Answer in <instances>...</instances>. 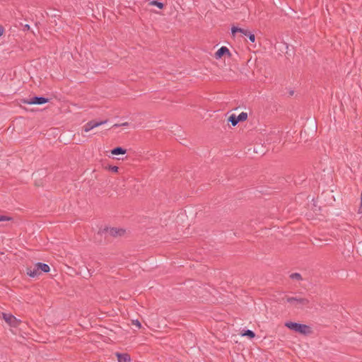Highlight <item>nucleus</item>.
<instances>
[{"label": "nucleus", "mask_w": 362, "mask_h": 362, "mask_svg": "<svg viewBox=\"0 0 362 362\" xmlns=\"http://www.w3.org/2000/svg\"><path fill=\"white\" fill-rule=\"evenodd\" d=\"M284 325L289 329L303 335L312 333L311 327L307 325L288 321L286 322Z\"/></svg>", "instance_id": "nucleus-1"}, {"label": "nucleus", "mask_w": 362, "mask_h": 362, "mask_svg": "<svg viewBox=\"0 0 362 362\" xmlns=\"http://www.w3.org/2000/svg\"><path fill=\"white\" fill-rule=\"evenodd\" d=\"M286 301L289 303L293 304L297 308H303L310 307V300L305 298H301L299 296L295 297H287Z\"/></svg>", "instance_id": "nucleus-2"}, {"label": "nucleus", "mask_w": 362, "mask_h": 362, "mask_svg": "<svg viewBox=\"0 0 362 362\" xmlns=\"http://www.w3.org/2000/svg\"><path fill=\"white\" fill-rule=\"evenodd\" d=\"M49 101V99L44 96H34L30 98H22L21 103L28 105H42Z\"/></svg>", "instance_id": "nucleus-3"}, {"label": "nucleus", "mask_w": 362, "mask_h": 362, "mask_svg": "<svg viewBox=\"0 0 362 362\" xmlns=\"http://www.w3.org/2000/svg\"><path fill=\"white\" fill-rule=\"evenodd\" d=\"M125 233V230L122 228H104L103 229H100L98 231V234H105L109 235L112 237L116 238V237H120L124 235Z\"/></svg>", "instance_id": "nucleus-4"}, {"label": "nucleus", "mask_w": 362, "mask_h": 362, "mask_svg": "<svg viewBox=\"0 0 362 362\" xmlns=\"http://www.w3.org/2000/svg\"><path fill=\"white\" fill-rule=\"evenodd\" d=\"M107 122V119L103 120V121L90 120L83 126V130H84V132H88L90 130L93 129V128L99 127V126L104 124Z\"/></svg>", "instance_id": "nucleus-5"}, {"label": "nucleus", "mask_w": 362, "mask_h": 362, "mask_svg": "<svg viewBox=\"0 0 362 362\" xmlns=\"http://www.w3.org/2000/svg\"><path fill=\"white\" fill-rule=\"evenodd\" d=\"M2 317L3 319L11 326L17 327L19 324V320L10 313H2Z\"/></svg>", "instance_id": "nucleus-6"}, {"label": "nucleus", "mask_w": 362, "mask_h": 362, "mask_svg": "<svg viewBox=\"0 0 362 362\" xmlns=\"http://www.w3.org/2000/svg\"><path fill=\"white\" fill-rule=\"evenodd\" d=\"M228 55V57H230V52L229 49L226 47H221L220 49L217 50V52L215 53V57L216 59H221L222 57Z\"/></svg>", "instance_id": "nucleus-7"}, {"label": "nucleus", "mask_w": 362, "mask_h": 362, "mask_svg": "<svg viewBox=\"0 0 362 362\" xmlns=\"http://www.w3.org/2000/svg\"><path fill=\"white\" fill-rule=\"evenodd\" d=\"M115 355L117 356L118 362H130L131 361L130 355L127 353L121 354V353L117 352L115 354Z\"/></svg>", "instance_id": "nucleus-8"}, {"label": "nucleus", "mask_w": 362, "mask_h": 362, "mask_svg": "<svg viewBox=\"0 0 362 362\" xmlns=\"http://www.w3.org/2000/svg\"><path fill=\"white\" fill-rule=\"evenodd\" d=\"M26 273L29 276H30L32 278L37 277L41 274V272H40L39 269H37L36 264H35V267L33 269L31 267H28L26 269Z\"/></svg>", "instance_id": "nucleus-9"}, {"label": "nucleus", "mask_w": 362, "mask_h": 362, "mask_svg": "<svg viewBox=\"0 0 362 362\" xmlns=\"http://www.w3.org/2000/svg\"><path fill=\"white\" fill-rule=\"evenodd\" d=\"M36 266H37V269H39L40 272H41V274L42 272L47 273L50 270L49 266L45 263L37 262V263H36Z\"/></svg>", "instance_id": "nucleus-10"}, {"label": "nucleus", "mask_w": 362, "mask_h": 362, "mask_svg": "<svg viewBox=\"0 0 362 362\" xmlns=\"http://www.w3.org/2000/svg\"><path fill=\"white\" fill-rule=\"evenodd\" d=\"M126 152H127V150L120 146L115 147L111 150V153L112 155H116V156L124 154V153H126Z\"/></svg>", "instance_id": "nucleus-11"}, {"label": "nucleus", "mask_w": 362, "mask_h": 362, "mask_svg": "<svg viewBox=\"0 0 362 362\" xmlns=\"http://www.w3.org/2000/svg\"><path fill=\"white\" fill-rule=\"evenodd\" d=\"M228 122H230L232 126L235 127L239 122L237 119V116L234 114H232L228 119Z\"/></svg>", "instance_id": "nucleus-12"}, {"label": "nucleus", "mask_w": 362, "mask_h": 362, "mask_svg": "<svg viewBox=\"0 0 362 362\" xmlns=\"http://www.w3.org/2000/svg\"><path fill=\"white\" fill-rule=\"evenodd\" d=\"M243 35L248 37V38L251 42H255V35L253 33H252L250 31H249L247 30H245Z\"/></svg>", "instance_id": "nucleus-13"}, {"label": "nucleus", "mask_w": 362, "mask_h": 362, "mask_svg": "<svg viewBox=\"0 0 362 362\" xmlns=\"http://www.w3.org/2000/svg\"><path fill=\"white\" fill-rule=\"evenodd\" d=\"M243 336L247 337L250 339H253L255 337V333L250 329L245 330L243 334Z\"/></svg>", "instance_id": "nucleus-14"}, {"label": "nucleus", "mask_w": 362, "mask_h": 362, "mask_svg": "<svg viewBox=\"0 0 362 362\" xmlns=\"http://www.w3.org/2000/svg\"><path fill=\"white\" fill-rule=\"evenodd\" d=\"M245 30V29L240 28H238L236 26H233L231 28V33L233 35H235L236 33H240L243 34Z\"/></svg>", "instance_id": "nucleus-15"}, {"label": "nucleus", "mask_w": 362, "mask_h": 362, "mask_svg": "<svg viewBox=\"0 0 362 362\" xmlns=\"http://www.w3.org/2000/svg\"><path fill=\"white\" fill-rule=\"evenodd\" d=\"M237 119L238 122H244L247 119V114L246 112H241L238 116H237Z\"/></svg>", "instance_id": "nucleus-16"}, {"label": "nucleus", "mask_w": 362, "mask_h": 362, "mask_svg": "<svg viewBox=\"0 0 362 362\" xmlns=\"http://www.w3.org/2000/svg\"><path fill=\"white\" fill-rule=\"evenodd\" d=\"M151 5H153V6H157L158 8H160L162 9L163 7H164V4L160 1H152L151 3H150Z\"/></svg>", "instance_id": "nucleus-17"}, {"label": "nucleus", "mask_w": 362, "mask_h": 362, "mask_svg": "<svg viewBox=\"0 0 362 362\" xmlns=\"http://www.w3.org/2000/svg\"><path fill=\"white\" fill-rule=\"evenodd\" d=\"M290 278L291 279H296V280H301L302 279V276H301L300 274H299V273H292L290 275Z\"/></svg>", "instance_id": "nucleus-18"}, {"label": "nucleus", "mask_w": 362, "mask_h": 362, "mask_svg": "<svg viewBox=\"0 0 362 362\" xmlns=\"http://www.w3.org/2000/svg\"><path fill=\"white\" fill-rule=\"evenodd\" d=\"M106 168L112 173H117L119 169V168L116 165H108L106 167Z\"/></svg>", "instance_id": "nucleus-19"}, {"label": "nucleus", "mask_w": 362, "mask_h": 362, "mask_svg": "<svg viewBox=\"0 0 362 362\" xmlns=\"http://www.w3.org/2000/svg\"><path fill=\"white\" fill-rule=\"evenodd\" d=\"M132 324L136 325L139 329L141 327V324L138 320H132Z\"/></svg>", "instance_id": "nucleus-20"}, {"label": "nucleus", "mask_w": 362, "mask_h": 362, "mask_svg": "<svg viewBox=\"0 0 362 362\" xmlns=\"http://www.w3.org/2000/svg\"><path fill=\"white\" fill-rule=\"evenodd\" d=\"M10 219H11V218H9L8 216L0 215V222L1 221H8Z\"/></svg>", "instance_id": "nucleus-21"}, {"label": "nucleus", "mask_w": 362, "mask_h": 362, "mask_svg": "<svg viewBox=\"0 0 362 362\" xmlns=\"http://www.w3.org/2000/svg\"><path fill=\"white\" fill-rule=\"evenodd\" d=\"M127 125H128V123L127 122H124V123H122V124H115L112 127H119V126H127Z\"/></svg>", "instance_id": "nucleus-22"}, {"label": "nucleus", "mask_w": 362, "mask_h": 362, "mask_svg": "<svg viewBox=\"0 0 362 362\" xmlns=\"http://www.w3.org/2000/svg\"><path fill=\"white\" fill-rule=\"evenodd\" d=\"M359 212L362 213V191H361V204H360V207H359Z\"/></svg>", "instance_id": "nucleus-23"}, {"label": "nucleus", "mask_w": 362, "mask_h": 362, "mask_svg": "<svg viewBox=\"0 0 362 362\" xmlns=\"http://www.w3.org/2000/svg\"><path fill=\"white\" fill-rule=\"evenodd\" d=\"M4 28L3 26L0 25V36H1L4 33Z\"/></svg>", "instance_id": "nucleus-24"}, {"label": "nucleus", "mask_w": 362, "mask_h": 362, "mask_svg": "<svg viewBox=\"0 0 362 362\" xmlns=\"http://www.w3.org/2000/svg\"><path fill=\"white\" fill-rule=\"evenodd\" d=\"M293 94H294V90H289V92H288L289 96H293Z\"/></svg>", "instance_id": "nucleus-25"}, {"label": "nucleus", "mask_w": 362, "mask_h": 362, "mask_svg": "<svg viewBox=\"0 0 362 362\" xmlns=\"http://www.w3.org/2000/svg\"><path fill=\"white\" fill-rule=\"evenodd\" d=\"M25 28L26 29H29V28H30V26H29L28 25H26L25 26Z\"/></svg>", "instance_id": "nucleus-26"}]
</instances>
